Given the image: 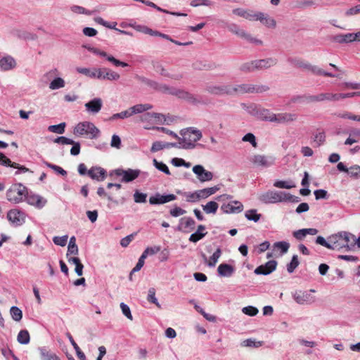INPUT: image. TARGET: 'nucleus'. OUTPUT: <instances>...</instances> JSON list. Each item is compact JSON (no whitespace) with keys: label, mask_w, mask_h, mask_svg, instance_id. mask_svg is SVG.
<instances>
[{"label":"nucleus","mask_w":360,"mask_h":360,"mask_svg":"<svg viewBox=\"0 0 360 360\" xmlns=\"http://www.w3.org/2000/svg\"><path fill=\"white\" fill-rule=\"evenodd\" d=\"M158 91L164 94L175 96L193 105L207 104V102H205L201 96H196L187 91L170 87L167 84H159Z\"/></svg>","instance_id":"obj_1"},{"label":"nucleus","mask_w":360,"mask_h":360,"mask_svg":"<svg viewBox=\"0 0 360 360\" xmlns=\"http://www.w3.org/2000/svg\"><path fill=\"white\" fill-rule=\"evenodd\" d=\"M181 137L179 139V145L184 149H193L196 145L195 142L202 138V132L198 129L188 128L181 130Z\"/></svg>","instance_id":"obj_2"},{"label":"nucleus","mask_w":360,"mask_h":360,"mask_svg":"<svg viewBox=\"0 0 360 360\" xmlns=\"http://www.w3.org/2000/svg\"><path fill=\"white\" fill-rule=\"evenodd\" d=\"M73 133L76 136L85 135L91 139H94L99 136L100 130L92 122H82L75 126Z\"/></svg>","instance_id":"obj_3"},{"label":"nucleus","mask_w":360,"mask_h":360,"mask_svg":"<svg viewBox=\"0 0 360 360\" xmlns=\"http://www.w3.org/2000/svg\"><path fill=\"white\" fill-rule=\"evenodd\" d=\"M26 195L27 188L21 183L13 184L6 191L7 200L14 203L22 202Z\"/></svg>","instance_id":"obj_4"},{"label":"nucleus","mask_w":360,"mask_h":360,"mask_svg":"<svg viewBox=\"0 0 360 360\" xmlns=\"http://www.w3.org/2000/svg\"><path fill=\"white\" fill-rule=\"evenodd\" d=\"M250 161L255 167L268 168L275 163V158L271 155L256 154L250 157Z\"/></svg>","instance_id":"obj_5"},{"label":"nucleus","mask_w":360,"mask_h":360,"mask_svg":"<svg viewBox=\"0 0 360 360\" xmlns=\"http://www.w3.org/2000/svg\"><path fill=\"white\" fill-rule=\"evenodd\" d=\"M284 191H268L261 193L258 199L265 204H274L283 202Z\"/></svg>","instance_id":"obj_6"},{"label":"nucleus","mask_w":360,"mask_h":360,"mask_svg":"<svg viewBox=\"0 0 360 360\" xmlns=\"http://www.w3.org/2000/svg\"><path fill=\"white\" fill-rule=\"evenodd\" d=\"M152 65L153 70L161 76L166 77L174 80H180L184 77V75L182 73H174L171 74L166 70L162 63L159 61H152Z\"/></svg>","instance_id":"obj_7"},{"label":"nucleus","mask_w":360,"mask_h":360,"mask_svg":"<svg viewBox=\"0 0 360 360\" xmlns=\"http://www.w3.org/2000/svg\"><path fill=\"white\" fill-rule=\"evenodd\" d=\"M114 172L117 176H122V182L128 183L136 179L139 176L141 172L139 169H128L125 170L117 169Z\"/></svg>","instance_id":"obj_8"},{"label":"nucleus","mask_w":360,"mask_h":360,"mask_svg":"<svg viewBox=\"0 0 360 360\" xmlns=\"http://www.w3.org/2000/svg\"><path fill=\"white\" fill-rule=\"evenodd\" d=\"M311 292H314V290L307 291H296L293 294V298L295 302L299 304H309L314 302L315 298L311 295Z\"/></svg>","instance_id":"obj_9"},{"label":"nucleus","mask_w":360,"mask_h":360,"mask_svg":"<svg viewBox=\"0 0 360 360\" xmlns=\"http://www.w3.org/2000/svg\"><path fill=\"white\" fill-rule=\"evenodd\" d=\"M206 91L215 96H231V85H210L205 89Z\"/></svg>","instance_id":"obj_10"},{"label":"nucleus","mask_w":360,"mask_h":360,"mask_svg":"<svg viewBox=\"0 0 360 360\" xmlns=\"http://www.w3.org/2000/svg\"><path fill=\"white\" fill-rule=\"evenodd\" d=\"M193 172L200 182L211 181L214 176L212 172L206 170L204 167L200 165H195L193 167Z\"/></svg>","instance_id":"obj_11"},{"label":"nucleus","mask_w":360,"mask_h":360,"mask_svg":"<svg viewBox=\"0 0 360 360\" xmlns=\"http://www.w3.org/2000/svg\"><path fill=\"white\" fill-rule=\"evenodd\" d=\"M277 262L276 260H270L265 264H262L257 267L254 272L257 275H269L276 270Z\"/></svg>","instance_id":"obj_12"},{"label":"nucleus","mask_w":360,"mask_h":360,"mask_svg":"<svg viewBox=\"0 0 360 360\" xmlns=\"http://www.w3.org/2000/svg\"><path fill=\"white\" fill-rule=\"evenodd\" d=\"M0 165L6 166V167H11L18 169V171H17L15 172V174H18L19 172L25 173V172H30V169L28 168L25 167V166L20 165L18 163L11 162V160L9 158H8L4 153H2L1 152H0Z\"/></svg>","instance_id":"obj_13"},{"label":"nucleus","mask_w":360,"mask_h":360,"mask_svg":"<svg viewBox=\"0 0 360 360\" xmlns=\"http://www.w3.org/2000/svg\"><path fill=\"white\" fill-rule=\"evenodd\" d=\"M7 218L13 224L20 226L25 222V214L18 210H11L7 214Z\"/></svg>","instance_id":"obj_14"},{"label":"nucleus","mask_w":360,"mask_h":360,"mask_svg":"<svg viewBox=\"0 0 360 360\" xmlns=\"http://www.w3.org/2000/svg\"><path fill=\"white\" fill-rule=\"evenodd\" d=\"M297 115L290 112H281L274 114L273 122L278 124H288L297 120Z\"/></svg>","instance_id":"obj_15"},{"label":"nucleus","mask_w":360,"mask_h":360,"mask_svg":"<svg viewBox=\"0 0 360 360\" xmlns=\"http://www.w3.org/2000/svg\"><path fill=\"white\" fill-rule=\"evenodd\" d=\"M176 198V197L174 194L161 195L158 193L155 195L150 197L149 202L151 205H160L173 201Z\"/></svg>","instance_id":"obj_16"},{"label":"nucleus","mask_w":360,"mask_h":360,"mask_svg":"<svg viewBox=\"0 0 360 360\" xmlns=\"http://www.w3.org/2000/svg\"><path fill=\"white\" fill-rule=\"evenodd\" d=\"M221 209L226 214L240 213L243 210V205L240 202L234 200L228 204H223Z\"/></svg>","instance_id":"obj_17"},{"label":"nucleus","mask_w":360,"mask_h":360,"mask_svg":"<svg viewBox=\"0 0 360 360\" xmlns=\"http://www.w3.org/2000/svg\"><path fill=\"white\" fill-rule=\"evenodd\" d=\"M24 200H25L29 205H33L38 209H41L47 202L46 199H44L39 195L29 194L28 193Z\"/></svg>","instance_id":"obj_18"},{"label":"nucleus","mask_w":360,"mask_h":360,"mask_svg":"<svg viewBox=\"0 0 360 360\" xmlns=\"http://www.w3.org/2000/svg\"><path fill=\"white\" fill-rule=\"evenodd\" d=\"M340 233L342 236V238L344 242L343 243L346 250H352L356 245L355 236L347 231H340Z\"/></svg>","instance_id":"obj_19"},{"label":"nucleus","mask_w":360,"mask_h":360,"mask_svg":"<svg viewBox=\"0 0 360 360\" xmlns=\"http://www.w3.org/2000/svg\"><path fill=\"white\" fill-rule=\"evenodd\" d=\"M86 110L92 114H97L101 110L103 101L100 98H94L84 105Z\"/></svg>","instance_id":"obj_20"},{"label":"nucleus","mask_w":360,"mask_h":360,"mask_svg":"<svg viewBox=\"0 0 360 360\" xmlns=\"http://www.w3.org/2000/svg\"><path fill=\"white\" fill-rule=\"evenodd\" d=\"M328 240L330 242V245L331 248L330 250H340L342 248H345L344 242L342 238V236L340 232L336 234H333L328 238Z\"/></svg>","instance_id":"obj_21"},{"label":"nucleus","mask_w":360,"mask_h":360,"mask_svg":"<svg viewBox=\"0 0 360 360\" xmlns=\"http://www.w3.org/2000/svg\"><path fill=\"white\" fill-rule=\"evenodd\" d=\"M233 13L249 20H256L257 12L250 9H244L242 8H235L232 11Z\"/></svg>","instance_id":"obj_22"},{"label":"nucleus","mask_w":360,"mask_h":360,"mask_svg":"<svg viewBox=\"0 0 360 360\" xmlns=\"http://www.w3.org/2000/svg\"><path fill=\"white\" fill-rule=\"evenodd\" d=\"M319 231L314 228L309 229H302L297 231H293L292 236L297 240H303L307 235L314 236L317 234Z\"/></svg>","instance_id":"obj_23"},{"label":"nucleus","mask_w":360,"mask_h":360,"mask_svg":"<svg viewBox=\"0 0 360 360\" xmlns=\"http://www.w3.org/2000/svg\"><path fill=\"white\" fill-rule=\"evenodd\" d=\"M16 62L11 56H6L0 59V69L2 71H8L15 68Z\"/></svg>","instance_id":"obj_24"},{"label":"nucleus","mask_w":360,"mask_h":360,"mask_svg":"<svg viewBox=\"0 0 360 360\" xmlns=\"http://www.w3.org/2000/svg\"><path fill=\"white\" fill-rule=\"evenodd\" d=\"M234 272V266L229 264L222 263L217 267V273L221 277H231Z\"/></svg>","instance_id":"obj_25"},{"label":"nucleus","mask_w":360,"mask_h":360,"mask_svg":"<svg viewBox=\"0 0 360 360\" xmlns=\"http://www.w3.org/2000/svg\"><path fill=\"white\" fill-rule=\"evenodd\" d=\"M256 20L260 21L263 25L268 27L275 28L276 26V20L262 12H257Z\"/></svg>","instance_id":"obj_26"},{"label":"nucleus","mask_w":360,"mask_h":360,"mask_svg":"<svg viewBox=\"0 0 360 360\" xmlns=\"http://www.w3.org/2000/svg\"><path fill=\"white\" fill-rule=\"evenodd\" d=\"M277 63V60L274 58H268L265 59L255 60V67L257 70L266 69L275 65Z\"/></svg>","instance_id":"obj_27"},{"label":"nucleus","mask_w":360,"mask_h":360,"mask_svg":"<svg viewBox=\"0 0 360 360\" xmlns=\"http://www.w3.org/2000/svg\"><path fill=\"white\" fill-rule=\"evenodd\" d=\"M251 84L231 85V96L251 94Z\"/></svg>","instance_id":"obj_28"},{"label":"nucleus","mask_w":360,"mask_h":360,"mask_svg":"<svg viewBox=\"0 0 360 360\" xmlns=\"http://www.w3.org/2000/svg\"><path fill=\"white\" fill-rule=\"evenodd\" d=\"M195 222L191 217H183L179 221V224L176 228L179 231H182L184 229H189L193 231L195 228Z\"/></svg>","instance_id":"obj_29"},{"label":"nucleus","mask_w":360,"mask_h":360,"mask_svg":"<svg viewBox=\"0 0 360 360\" xmlns=\"http://www.w3.org/2000/svg\"><path fill=\"white\" fill-rule=\"evenodd\" d=\"M242 108L245 110L249 115L258 118L261 105L256 103L245 104L241 103Z\"/></svg>","instance_id":"obj_30"},{"label":"nucleus","mask_w":360,"mask_h":360,"mask_svg":"<svg viewBox=\"0 0 360 360\" xmlns=\"http://www.w3.org/2000/svg\"><path fill=\"white\" fill-rule=\"evenodd\" d=\"M105 170L101 167H92L88 171V175L93 179L103 180L105 176Z\"/></svg>","instance_id":"obj_31"},{"label":"nucleus","mask_w":360,"mask_h":360,"mask_svg":"<svg viewBox=\"0 0 360 360\" xmlns=\"http://www.w3.org/2000/svg\"><path fill=\"white\" fill-rule=\"evenodd\" d=\"M328 101V93H321L317 95H309L305 97L307 103L323 102Z\"/></svg>","instance_id":"obj_32"},{"label":"nucleus","mask_w":360,"mask_h":360,"mask_svg":"<svg viewBox=\"0 0 360 360\" xmlns=\"http://www.w3.org/2000/svg\"><path fill=\"white\" fill-rule=\"evenodd\" d=\"M205 230V226L204 225H202V224L199 225L198 226L197 231L190 236L189 240L193 243H197L198 241L201 240L207 234V232H205V233L202 232Z\"/></svg>","instance_id":"obj_33"},{"label":"nucleus","mask_w":360,"mask_h":360,"mask_svg":"<svg viewBox=\"0 0 360 360\" xmlns=\"http://www.w3.org/2000/svg\"><path fill=\"white\" fill-rule=\"evenodd\" d=\"M153 108V105L149 103H145V104H137L135 105L131 108H129L130 113H131V115L134 114H139L142 113L143 112H146L148 110H150Z\"/></svg>","instance_id":"obj_34"},{"label":"nucleus","mask_w":360,"mask_h":360,"mask_svg":"<svg viewBox=\"0 0 360 360\" xmlns=\"http://www.w3.org/2000/svg\"><path fill=\"white\" fill-rule=\"evenodd\" d=\"M98 56L105 57L109 62L112 63L113 65H115L117 67L121 66V67L124 68V67L128 66V64L127 63L122 62V61L116 59L115 57L108 55V53L105 51L100 50Z\"/></svg>","instance_id":"obj_35"},{"label":"nucleus","mask_w":360,"mask_h":360,"mask_svg":"<svg viewBox=\"0 0 360 360\" xmlns=\"http://www.w3.org/2000/svg\"><path fill=\"white\" fill-rule=\"evenodd\" d=\"M357 131H360V129L353 128L349 133V137L345 140V145H352L357 143L360 139V135H356Z\"/></svg>","instance_id":"obj_36"},{"label":"nucleus","mask_w":360,"mask_h":360,"mask_svg":"<svg viewBox=\"0 0 360 360\" xmlns=\"http://www.w3.org/2000/svg\"><path fill=\"white\" fill-rule=\"evenodd\" d=\"M274 116V113L271 112L268 109L261 107L257 119L273 122Z\"/></svg>","instance_id":"obj_37"},{"label":"nucleus","mask_w":360,"mask_h":360,"mask_svg":"<svg viewBox=\"0 0 360 360\" xmlns=\"http://www.w3.org/2000/svg\"><path fill=\"white\" fill-rule=\"evenodd\" d=\"M333 41L340 44L352 42L354 41L353 33L335 35L333 37Z\"/></svg>","instance_id":"obj_38"},{"label":"nucleus","mask_w":360,"mask_h":360,"mask_svg":"<svg viewBox=\"0 0 360 360\" xmlns=\"http://www.w3.org/2000/svg\"><path fill=\"white\" fill-rule=\"evenodd\" d=\"M13 33L18 37L25 40H35L37 38L35 34L30 33L23 30H15L13 31Z\"/></svg>","instance_id":"obj_39"},{"label":"nucleus","mask_w":360,"mask_h":360,"mask_svg":"<svg viewBox=\"0 0 360 360\" xmlns=\"http://www.w3.org/2000/svg\"><path fill=\"white\" fill-rule=\"evenodd\" d=\"M202 207L206 214H215L218 210L219 205L215 201H210L206 205H202Z\"/></svg>","instance_id":"obj_40"},{"label":"nucleus","mask_w":360,"mask_h":360,"mask_svg":"<svg viewBox=\"0 0 360 360\" xmlns=\"http://www.w3.org/2000/svg\"><path fill=\"white\" fill-rule=\"evenodd\" d=\"M221 254H222V251H221V248H217V250L214 251V252L212 254V255L210 257V259L207 262V266L209 267L215 266L219 259L221 256Z\"/></svg>","instance_id":"obj_41"},{"label":"nucleus","mask_w":360,"mask_h":360,"mask_svg":"<svg viewBox=\"0 0 360 360\" xmlns=\"http://www.w3.org/2000/svg\"><path fill=\"white\" fill-rule=\"evenodd\" d=\"M245 218L249 221H253L257 222L261 219L262 214L257 212V210L251 209L248 210L245 213Z\"/></svg>","instance_id":"obj_42"},{"label":"nucleus","mask_w":360,"mask_h":360,"mask_svg":"<svg viewBox=\"0 0 360 360\" xmlns=\"http://www.w3.org/2000/svg\"><path fill=\"white\" fill-rule=\"evenodd\" d=\"M274 186L279 188L290 189L295 187V183L292 180L281 181L277 180L274 183Z\"/></svg>","instance_id":"obj_43"},{"label":"nucleus","mask_w":360,"mask_h":360,"mask_svg":"<svg viewBox=\"0 0 360 360\" xmlns=\"http://www.w3.org/2000/svg\"><path fill=\"white\" fill-rule=\"evenodd\" d=\"M241 346L244 347H253V348H258L263 345L262 341H256L255 339L253 338H249L243 340L241 342Z\"/></svg>","instance_id":"obj_44"},{"label":"nucleus","mask_w":360,"mask_h":360,"mask_svg":"<svg viewBox=\"0 0 360 360\" xmlns=\"http://www.w3.org/2000/svg\"><path fill=\"white\" fill-rule=\"evenodd\" d=\"M17 340L22 345H27L30 342V337L27 330H21L17 337Z\"/></svg>","instance_id":"obj_45"},{"label":"nucleus","mask_w":360,"mask_h":360,"mask_svg":"<svg viewBox=\"0 0 360 360\" xmlns=\"http://www.w3.org/2000/svg\"><path fill=\"white\" fill-rule=\"evenodd\" d=\"M251 94H262L268 91L270 88L266 84H251Z\"/></svg>","instance_id":"obj_46"},{"label":"nucleus","mask_w":360,"mask_h":360,"mask_svg":"<svg viewBox=\"0 0 360 360\" xmlns=\"http://www.w3.org/2000/svg\"><path fill=\"white\" fill-rule=\"evenodd\" d=\"M10 314L12 319L15 321H20L22 318V310L18 307L13 306L10 309Z\"/></svg>","instance_id":"obj_47"},{"label":"nucleus","mask_w":360,"mask_h":360,"mask_svg":"<svg viewBox=\"0 0 360 360\" xmlns=\"http://www.w3.org/2000/svg\"><path fill=\"white\" fill-rule=\"evenodd\" d=\"M153 163L154 167L160 172H162L167 175H170V171L168 167L162 162H159L156 159H153Z\"/></svg>","instance_id":"obj_48"},{"label":"nucleus","mask_w":360,"mask_h":360,"mask_svg":"<svg viewBox=\"0 0 360 360\" xmlns=\"http://www.w3.org/2000/svg\"><path fill=\"white\" fill-rule=\"evenodd\" d=\"M70 11L75 13L85 14L87 15H91L94 13V11H93L87 10L82 6H77V5L72 6L70 7Z\"/></svg>","instance_id":"obj_49"},{"label":"nucleus","mask_w":360,"mask_h":360,"mask_svg":"<svg viewBox=\"0 0 360 360\" xmlns=\"http://www.w3.org/2000/svg\"><path fill=\"white\" fill-rule=\"evenodd\" d=\"M300 262L297 255L292 256V259L289 264H287V271L288 273H292L295 269L299 266Z\"/></svg>","instance_id":"obj_50"},{"label":"nucleus","mask_w":360,"mask_h":360,"mask_svg":"<svg viewBox=\"0 0 360 360\" xmlns=\"http://www.w3.org/2000/svg\"><path fill=\"white\" fill-rule=\"evenodd\" d=\"M65 123L62 122L59 124L51 125L48 127V130L53 133L63 134L65 131Z\"/></svg>","instance_id":"obj_51"},{"label":"nucleus","mask_w":360,"mask_h":360,"mask_svg":"<svg viewBox=\"0 0 360 360\" xmlns=\"http://www.w3.org/2000/svg\"><path fill=\"white\" fill-rule=\"evenodd\" d=\"M76 70L77 72L82 74L86 77L91 78H95V70L96 68L90 69L86 68H77Z\"/></svg>","instance_id":"obj_52"},{"label":"nucleus","mask_w":360,"mask_h":360,"mask_svg":"<svg viewBox=\"0 0 360 360\" xmlns=\"http://www.w3.org/2000/svg\"><path fill=\"white\" fill-rule=\"evenodd\" d=\"M146 257H147L143 253H142L141 256L139 259L137 264H136V266L134 267V269L131 270V271L130 273V275H129L130 280L132 279V274L140 271L141 269L143 267V266L144 264V260Z\"/></svg>","instance_id":"obj_53"},{"label":"nucleus","mask_w":360,"mask_h":360,"mask_svg":"<svg viewBox=\"0 0 360 360\" xmlns=\"http://www.w3.org/2000/svg\"><path fill=\"white\" fill-rule=\"evenodd\" d=\"M65 82L60 77L54 79L49 84V88L52 90L58 89L64 87Z\"/></svg>","instance_id":"obj_54"},{"label":"nucleus","mask_w":360,"mask_h":360,"mask_svg":"<svg viewBox=\"0 0 360 360\" xmlns=\"http://www.w3.org/2000/svg\"><path fill=\"white\" fill-rule=\"evenodd\" d=\"M147 300L153 304H155L158 307L160 308V304L158 302L157 298L155 297V290L153 288H150L148 290V294Z\"/></svg>","instance_id":"obj_55"},{"label":"nucleus","mask_w":360,"mask_h":360,"mask_svg":"<svg viewBox=\"0 0 360 360\" xmlns=\"http://www.w3.org/2000/svg\"><path fill=\"white\" fill-rule=\"evenodd\" d=\"M39 350L42 360H59L56 354L49 353L46 349L41 348Z\"/></svg>","instance_id":"obj_56"},{"label":"nucleus","mask_w":360,"mask_h":360,"mask_svg":"<svg viewBox=\"0 0 360 360\" xmlns=\"http://www.w3.org/2000/svg\"><path fill=\"white\" fill-rule=\"evenodd\" d=\"M275 248L281 250L282 254H285L288 251L290 244L285 241H279L274 244Z\"/></svg>","instance_id":"obj_57"},{"label":"nucleus","mask_w":360,"mask_h":360,"mask_svg":"<svg viewBox=\"0 0 360 360\" xmlns=\"http://www.w3.org/2000/svg\"><path fill=\"white\" fill-rule=\"evenodd\" d=\"M257 70L256 67H255V60L245 63L242 64L240 67V70L242 72H252Z\"/></svg>","instance_id":"obj_58"},{"label":"nucleus","mask_w":360,"mask_h":360,"mask_svg":"<svg viewBox=\"0 0 360 360\" xmlns=\"http://www.w3.org/2000/svg\"><path fill=\"white\" fill-rule=\"evenodd\" d=\"M147 194L141 193L136 190L134 194V202L136 203H143L146 202Z\"/></svg>","instance_id":"obj_59"},{"label":"nucleus","mask_w":360,"mask_h":360,"mask_svg":"<svg viewBox=\"0 0 360 360\" xmlns=\"http://www.w3.org/2000/svg\"><path fill=\"white\" fill-rule=\"evenodd\" d=\"M103 70L105 71V77L108 80H118L120 77V75L114 71L108 70L107 68H103Z\"/></svg>","instance_id":"obj_60"},{"label":"nucleus","mask_w":360,"mask_h":360,"mask_svg":"<svg viewBox=\"0 0 360 360\" xmlns=\"http://www.w3.org/2000/svg\"><path fill=\"white\" fill-rule=\"evenodd\" d=\"M242 311L243 314H245L248 316H254L258 314L259 310L255 307L248 306V307H243L242 309Z\"/></svg>","instance_id":"obj_61"},{"label":"nucleus","mask_w":360,"mask_h":360,"mask_svg":"<svg viewBox=\"0 0 360 360\" xmlns=\"http://www.w3.org/2000/svg\"><path fill=\"white\" fill-rule=\"evenodd\" d=\"M241 38L245 39L248 41L252 43V44H255L257 45H262V44H263L262 41L253 37L251 34L247 33L245 31L244 32Z\"/></svg>","instance_id":"obj_62"},{"label":"nucleus","mask_w":360,"mask_h":360,"mask_svg":"<svg viewBox=\"0 0 360 360\" xmlns=\"http://www.w3.org/2000/svg\"><path fill=\"white\" fill-rule=\"evenodd\" d=\"M140 80L148 86L158 91L159 85L158 82L146 77H140Z\"/></svg>","instance_id":"obj_63"},{"label":"nucleus","mask_w":360,"mask_h":360,"mask_svg":"<svg viewBox=\"0 0 360 360\" xmlns=\"http://www.w3.org/2000/svg\"><path fill=\"white\" fill-rule=\"evenodd\" d=\"M347 173L352 177L357 178L360 176V166L359 165H353L349 169Z\"/></svg>","instance_id":"obj_64"}]
</instances>
